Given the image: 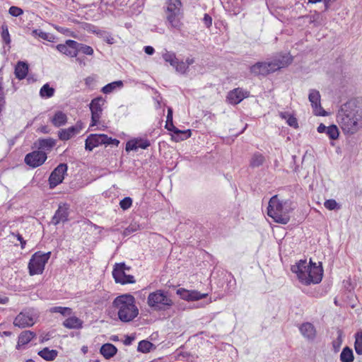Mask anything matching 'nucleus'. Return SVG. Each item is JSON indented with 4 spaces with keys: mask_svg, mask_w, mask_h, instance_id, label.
<instances>
[{
    "mask_svg": "<svg viewBox=\"0 0 362 362\" xmlns=\"http://www.w3.org/2000/svg\"><path fill=\"white\" fill-rule=\"evenodd\" d=\"M67 120L68 117L62 111H57L51 119L52 124L56 127L65 125L67 122Z\"/></svg>",
    "mask_w": 362,
    "mask_h": 362,
    "instance_id": "25",
    "label": "nucleus"
},
{
    "mask_svg": "<svg viewBox=\"0 0 362 362\" xmlns=\"http://www.w3.org/2000/svg\"><path fill=\"white\" fill-rule=\"evenodd\" d=\"M176 293L180 296L182 299L188 301L198 300L204 298L208 296L207 293H201L195 290L189 291L185 288L177 289Z\"/></svg>",
    "mask_w": 362,
    "mask_h": 362,
    "instance_id": "18",
    "label": "nucleus"
},
{
    "mask_svg": "<svg viewBox=\"0 0 362 362\" xmlns=\"http://www.w3.org/2000/svg\"><path fill=\"white\" fill-rule=\"evenodd\" d=\"M247 95V93L241 88H235L230 91L227 95V100L232 105L240 103Z\"/></svg>",
    "mask_w": 362,
    "mask_h": 362,
    "instance_id": "22",
    "label": "nucleus"
},
{
    "mask_svg": "<svg viewBox=\"0 0 362 362\" xmlns=\"http://www.w3.org/2000/svg\"><path fill=\"white\" fill-rule=\"evenodd\" d=\"M337 120L345 134H354L362 128V115L354 103L341 105L337 114Z\"/></svg>",
    "mask_w": 362,
    "mask_h": 362,
    "instance_id": "1",
    "label": "nucleus"
},
{
    "mask_svg": "<svg viewBox=\"0 0 362 362\" xmlns=\"http://www.w3.org/2000/svg\"><path fill=\"white\" fill-rule=\"evenodd\" d=\"M163 58L173 66H175L176 62L177 61L175 54L173 52L165 51L163 54Z\"/></svg>",
    "mask_w": 362,
    "mask_h": 362,
    "instance_id": "41",
    "label": "nucleus"
},
{
    "mask_svg": "<svg viewBox=\"0 0 362 362\" xmlns=\"http://www.w3.org/2000/svg\"><path fill=\"white\" fill-rule=\"evenodd\" d=\"M149 146L150 141L148 139H136L127 142L125 150L129 152L138 148L146 149Z\"/></svg>",
    "mask_w": 362,
    "mask_h": 362,
    "instance_id": "21",
    "label": "nucleus"
},
{
    "mask_svg": "<svg viewBox=\"0 0 362 362\" xmlns=\"http://www.w3.org/2000/svg\"><path fill=\"white\" fill-rule=\"evenodd\" d=\"M4 104H5V101H2V103H1V100H0V113L1 112V111L3 110Z\"/></svg>",
    "mask_w": 362,
    "mask_h": 362,
    "instance_id": "61",
    "label": "nucleus"
},
{
    "mask_svg": "<svg viewBox=\"0 0 362 362\" xmlns=\"http://www.w3.org/2000/svg\"><path fill=\"white\" fill-rule=\"evenodd\" d=\"M38 130L43 134H48L49 132V129L47 126H42Z\"/></svg>",
    "mask_w": 362,
    "mask_h": 362,
    "instance_id": "55",
    "label": "nucleus"
},
{
    "mask_svg": "<svg viewBox=\"0 0 362 362\" xmlns=\"http://www.w3.org/2000/svg\"><path fill=\"white\" fill-rule=\"evenodd\" d=\"M28 72V65L24 62H18L15 68L17 78L21 80L25 78Z\"/></svg>",
    "mask_w": 362,
    "mask_h": 362,
    "instance_id": "28",
    "label": "nucleus"
},
{
    "mask_svg": "<svg viewBox=\"0 0 362 362\" xmlns=\"http://www.w3.org/2000/svg\"><path fill=\"white\" fill-rule=\"evenodd\" d=\"M325 207L328 210L337 211L341 209V204L337 203L335 199H327L324 203Z\"/></svg>",
    "mask_w": 362,
    "mask_h": 362,
    "instance_id": "43",
    "label": "nucleus"
},
{
    "mask_svg": "<svg viewBox=\"0 0 362 362\" xmlns=\"http://www.w3.org/2000/svg\"><path fill=\"white\" fill-rule=\"evenodd\" d=\"M35 323L32 315L27 311L20 313L14 319L13 325L20 328L33 326Z\"/></svg>",
    "mask_w": 362,
    "mask_h": 362,
    "instance_id": "16",
    "label": "nucleus"
},
{
    "mask_svg": "<svg viewBox=\"0 0 362 362\" xmlns=\"http://www.w3.org/2000/svg\"><path fill=\"white\" fill-rule=\"evenodd\" d=\"M63 325L68 329H79L82 327V321L76 317H70L64 321Z\"/></svg>",
    "mask_w": 362,
    "mask_h": 362,
    "instance_id": "31",
    "label": "nucleus"
},
{
    "mask_svg": "<svg viewBox=\"0 0 362 362\" xmlns=\"http://www.w3.org/2000/svg\"><path fill=\"white\" fill-rule=\"evenodd\" d=\"M112 305L117 310L118 318L123 322H131L139 315L135 298L131 294L117 296L113 300Z\"/></svg>",
    "mask_w": 362,
    "mask_h": 362,
    "instance_id": "3",
    "label": "nucleus"
},
{
    "mask_svg": "<svg viewBox=\"0 0 362 362\" xmlns=\"http://www.w3.org/2000/svg\"><path fill=\"white\" fill-rule=\"evenodd\" d=\"M83 128V123L78 121L75 125L67 129H61L58 132V136L61 141H67L75 135L79 134Z\"/></svg>",
    "mask_w": 362,
    "mask_h": 362,
    "instance_id": "15",
    "label": "nucleus"
},
{
    "mask_svg": "<svg viewBox=\"0 0 362 362\" xmlns=\"http://www.w3.org/2000/svg\"><path fill=\"white\" fill-rule=\"evenodd\" d=\"M1 37H2L3 40L6 44H9L11 42V38H10L9 33H8L7 26H6V25H3L2 26Z\"/></svg>",
    "mask_w": 362,
    "mask_h": 362,
    "instance_id": "46",
    "label": "nucleus"
},
{
    "mask_svg": "<svg viewBox=\"0 0 362 362\" xmlns=\"http://www.w3.org/2000/svg\"><path fill=\"white\" fill-rule=\"evenodd\" d=\"M119 141L116 139L109 137L104 134H91L86 139L85 148L87 151H91L95 147L100 145H112L117 146Z\"/></svg>",
    "mask_w": 362,
    "mask_h": 362,
    "instance_id": "8",
    "label": "nucleus"
},
{
    "mask_svg": "<svg viewBox=\"0 0 362 362\" xmlns=\"http://www.w3.org/2000/svg\"><path fill=\"white\" fill-rule=\"evenodd\" d=\"M132 205V198L127 197L122 199L119 202V206L123 210L129 209Z\"/></svg>",
    "mask_w": 362,
    "mask_h": 362,
    "instance_id": "45",
    "label": "nucleus"
},
{
    "mask_svg": "<svg viewBox=\"0 0 362 362\" xmlns=\"http://www.w3.org/2000/svg\"><path fill=\"white\" fill-rule=\"evenodd\" d=\"M144 52H145L146 54H147L148 55H152L154 53L155 49L151 46H145L144 47Z\"/></svg>",
    "mask_w": 362,
    "mask_h": 362,
    "instance_id": "52",
    "label": "nucleus"
},
{
    "mask_svg": "<svg viewBox=\"0 0 362 362\" xmlns=\"http://www.w3.org/2000/svg\"><path fill=\"white\" fill-rule=\"evenodd\" d=\"M354 348L357 354L362 355V330L355 334Z\"/></svg>",
    "mask_w": 362,
    "mask_h": 362,
    "instance_id": "37",
    "label": "nucleus"
},
{
    "mask_svg": "<svg viewBox=\"0 0 362 362\" xmlns=\"http://www.w3.org/2000/svg\"><path fill=\"white\" fill-rule=\"evenodd\" d=\"M54 89L49 86L48 83L42 86L40 90V95L42 98H49L54 94Z\"/></svg>",
    "mask_w": 362,
    "mask_h": 362,
    "instance_id": "35",
    "label": "nucleus"
},
{
    "mask_svg": "<svg viewBox=\"0 0 362 362\" xmlns=\"http://www.w3.org/2000/svg\"><path fill=\"white\" fill-rule=\"evenodd\" d=\"M354 359V353L351 348L346 346L342 349L340 354V360L341 362H352Z\"/></svg>",
    "mask_w": 362,
    "mask_h": 362,
    "instance_id": "33",
    "label": "nucleus"
},
{
    "mask_svg": "<svg viewBox=\"0 0 362 362\" xmlns=\"http://www.w3.org/2000/svg\"><path fill=\"white\" fill-rule=\"evenodd\" d=\"M57 49L61 53L70 57H75L77 56L76 41L75 40H67L64 44L57 45Z\"/></svg>",
    "mask_w": 362,
    "mask_h": 362,
    "instance_id": "17",
    "label": "nucleus"
},
{
    "mask_svg": "<svg viewBox=\"0 0 362 362\" xmlns=\"http://www.w3.org/2000/svg\"><path fill=\"white\" fill-rule=\"evenodd\" d=\"M279 116L286 120L287 124L292 127L298 128V124L296 118L287 112H279Z\"/></svg>",
    "mask_w": 362,
    "mask_h": 362,
    "instance_id": "34",
    "label": "nucleus"
},
{
    "mask_svg": "<svg viewBox=\"0 0 362 362\" xmlns=\"http://www.w3.org/2000/svg\"><path fill=\"white\" fill-rule=\"evenodd\" d=\"M184 62L186 63L188 68L189 65L192 64L194 62V59L193 58H187L186 61Z\"/></svg>",
    "mask_w": 362,
    "mask_h": 362,
    "instance_id": "59",
    "label": "nucleus"
},
{
    "mask_svg": "<svg viewBox=\"0 0 362 362\" xmlns=\"http://www.w3.org/2000/svg\"><path fill=\"white\" fill-rule=\"evenodd\" d=\"M123 86L124 83L122 81H116L103 86L101 91L104 94H109L117 89H121Z\"/></svg>",
    "mask_w": 362,
    "mask_h": 362,
    "instance_id": "30",
    "label": "nucleus"
},
{
    "mask_svg": "<svg viewBox=\"0 0 362 362\" xmlns=\"http://www.w3.org/2000/svg\"><path fill=\"white\" fill-rule=\"evenodd\" d=\"M4 335L6 336V337H9L11 335V332H8V331H5L3 332Z\"/></svg>",
    "mask_w": 362,
    "mask_h": 362,
    "instance_id": "62",
    "label": "nucleus"
},
{
    "mask_svg": "<svg viewBox=\"0 0 362 362\" xmlns=\"http://www.w3.org/2000/svg\"><path fill=\"white\" fill-rule=\"evenodd\" d=\"M17 238H18V240L20 242H21V241H22V240H23V237H22V235H20V234H18V235H17Z\"/></svg>",
    "mask_w": 362,
    "mask_h": 362,
    "instance_id": "64",
    "label": "nucleus"
},
{
    "mask_svg": "<svg viewBox=\"0 0 362 362\" xmlns=\"http://www.w3.org/2000/svg\"><path fill=\"white\" fill-rule=\"evenodd\" d=\"M136 230H137V228H125L122 234H123V236H127V235H130L132 233L135 232Z\"/></svg>",
    "mask_w": 362,
    "mask_h": 362,
    "instance_id": "51",
    "label": "nucleus"
},
{
    "mask_svg": "<svg viewBox=\"0 0 362 362\" xmlns=\"http://www.w3.org/2000/svg\"><path fill=\"white\" fill-rule=\"evenodd\" d=\"M35 336V333L30 330L22 332L18 336L16 349H19L21 346L28 344Z\"/></svg>",
    "mask_w": 362,
    "mask_h": 362,
    "instance_id": "23",
    "label": "nucleus"
},
{
    "mask_svg": "<svg viewBox=\"0 0 362 362\" xmlns=\"http://www.w3.org/2000/svg\"><path fill=\"white\" fill-rule=\"evenodd\" d=\"M327 127H326L324 124L321 123L317 127V132L319 133H325Z\"/></svg>",
    "mask_w": 362,
    "mask_h": 362,
    "instance_id": "54",
    "label": "nucleus"
},
{
    "mask_svg": "<svg viewBox=\"0 0 362 362\" xmlns=\"http://www.w3.org/2000/svg\"><path fill=\"white\" fill-rule=\"evenodd\" d=\"M153 344L148 341L142 340L139 343L137 350L139 352L148 353L151 351Z\"/></svg>",
    "mask_w": 362,
    "mask_h": 362,
    "instance_id": "42",
    "label": "nucleus"
},
{
    "mask_svg": "<svg viewBox=\"0 0 362 362\" xmlns=\"http://www.w3.org/2000/svg\"><path fill=\"white\" fill-rule=\"evenodd\" d=\"M76 47L77 54L78 52H82L83 54L86 55L93 54V49L90 46L76 42Z\"/></svg>",
    "mask_w": 362,
    "mask_h": 362,
    "instance_id": "39",
    "label": "nucleus"
},
{
    "mask_svg": "<svg viewBox=\"0 0 362 362\" xmlns=\"http://www.w3.org/2000/svg\"><path fill=\"white\" fill-rule=\"evenodd\" d=\"M104 104L105 100L102 97L94 98L90 102V110L91 112V127L100 124V119L102 115L103 106Z\"/></svg>",
    "mask_w": 362,
    "mask_h": 362,
    "instance_id": "10",
    "label": "nucleus"
},
{
    "mask_svg": "<svg viewBox=\"0 0 362 362\" xmlns=\"http://www.w3.org/2000/svg\"><path fill=\"white\" fill-rule=\"evenodd\" d=\"M8 12L12 16L14 17H18L23 13L21 8L14 6L10 7Z\"/></svg>",
    "mask_w": 362,
    "mask_h": 362,
    "instance_id": "47",
    "label": "nucleus"
},
{
    "mask_svg": "<svg viewBox=\"0 0 362 362\" xmlns=\"http://www.w3.org/2000/svg\"><path fill=\"white\" fill-rule=\"evenodd\" d=\"M250 72L255 76H266L269 74V71L267 69L266 62H257L250 66Z\"/></svg>",
    "mask_w": 362,
    "mask_h": 362,
    "instance_id": "27",
    "label": "nucleus"
},
{
    "mask_svg": "<svg viewBox=\"0 0 362 362\" xmlns=\"http://www.w3.org/2000/svg\"><path fill=\"white\" fill-rule=\"evenodd\" d=\"M76 61L81 64V65H85V62L83 59H81L80 57L76 59Z\"/></svg>",
    "mask_w": 362,
    "mask_h": 362,
    "instance_id": "60",
    "label": "nucleus"
},
{
    "mask_svg": "<svg viewBox=\"0 0 362 362\" xmlns=\"http://www.w3.org/2000/svg\"><path fill=\"white\" fill-rule=\"evenodd\" d=\"M143 7L140 4H134L132 6V13L138 15L142 11Z\"/></svg>",
    "mask_w": 362,
    "mask_h": 362,
    "instance_id": "49",
    "label": "nucleus"
},
{
    "mask_svg": "<svg viewBox=\"0 0 362 362\" xmlns=\"http://www.w3.org/2000/svg\"><path fill=\"white\" fill-rule=\"evenodd\" d=\"M56 141L52 138L40 139L37 141V147L43 151H50L55 145Z\"/></svg>",
    "mask_w": 362,
    "mask_h": 362,
    "instance_id": "29",
    "label": "nucleus"
},
{
    "mask_svg": "<svg viewBox=\"0 0 362 362\" xmlns=\"http://www.w3.org/2000/svg\"><path fill=\"white\" fill-rule=\"evenodd\" d=\"M93 82V78L88 76L85 79V83L87 86H90Z\"/></svg>",
    "mask_w": 362,
    "mask_h": 362,
    "instance_id": "58",
    "label": "nucleus"
},
{
    "mask_svg": "<svg viewBox=\"0 0 362 362\" xmlns=\"http://www.w3.org/2000/svg\"><path fill=\"white\" fill-rule=\"evenodd\" d=\"M134 339V337H129L127 336L124 341V344L125 345H130L132 344V342L133 341V340Z\"/></svg>",
    "mask_w": 362,
    "mask_h": 362,
    "instance_id": "56",
    "label": "nucleus"
},
{
    "mask_svg": "<svg viewBox=\"0 0 362 362\" xmlns=\"http://www.w3.org/2000/svg\"><path fill=\"white\" fill-rule=\"evenodd\" d=\"M33 33L36 35V36H38L39 37L43 39V40H49V34L47 33H45L41 30H35L33 31Z\"/></svg>",
    "mask_w": 362,
    "mask_h": 362,
    "instance_id": "48",
    "label": "nucleus"
},
{
    "mask_svg": "<svg viewBox=\"0 0 362 362\" xmlns=\"http://www.w3.org/2000/svg\"><path fill=\"white\" fill-rule=\"evenodd\" d=\"M291 211L289 201L280 200L277 195L273 196L267 207V214L275 223L286 224L289 220V213Z\"/></svg>",
    "mask_w": 362,
    "mask_h": 362,
    "instance_id": "4",
    "label": "nucleus"
},
{
    "mask_svg": "<svg viewBox=\"0 0 362 362\" xmlns=\"http://www.w3.org/2000/svg\"><path fill=\"white\" fill-rule=\"evenodd\" d=\"M67 169V165L65 163H60L56 168H54L49 177L50 188L52 189L62 182Z\"/></svg>",
    "mask_w": 362,
    "mask_h": 362,
    "instance_id": "11",
    "label": "nucleus"
},
{
    "mask_svg": "<svg viewBox=\"0 0 362 362\" xmlns=\"http://www.w3.org/2000/svg\"><path fill=\"white\" fill-rule=\"evenodd\" d=\"M81 351H83V354H86L88 351L87 346H83Z\"/></svg>",
    "mask_w": 362,
    "mask_h": 362,
    "instance_id": "63",
    "label": "nucleus"
},
{
    "mask_svg": "<svg viewBox=\"0 0 362 362\" xmlns=\"http://www.w3.org/2000/svg\"><path fill=\"white\" fill-rule=\"evenodd\" d=\"M292 62V57L289 54L281 56L272 62H266L269 74L273 73L281 68L287 66Z\"/></svg>",
    "mask_w": 362,
    "mask_h": 362,
    "instance_id": "13",
    "label": "nucleus"
},
{
    "mask_svg": "<svg viewBox=\"0 0 362 362\" xmlns=\"http://www.w3.org/2000/svg\"><path fill=\"white\" fill-rule=\"evenodd\" d=\"M58 352L57 350L49 348H44L38 352V355L46 361H53L57 356Z\"/></svg>",
    "mask_w": 362,
    "mask_h": 362,
    "instance_id": "32",
    "label": "nucleus"
},
{
    "mask_svg": "<svg viewBox=\"0 0 362 362\" xmlns=\"http://www.w3.org/2000/svg\"><path fill=\"white\" fill-rule=\"evenodd\" d=\"M50 256L51 252H42L37 251L35 252L28 262L29 274L34 276L42 274Z\"/></svg>",
    "mask_w": 362,
    "mask_h": 362,
    "instance_id": "7",
    "label": "nucleus"
},
{
    "mask_svg": "<svg viewBox=\"0 0 362 362\" xmlns=\"http://www.w3.org/2000/svg\"><path fill=\"white\" fill-rule=\"evenodd\" d=\"M8 302V298L6 296H0V304H6Z\"/></svg>",
    "mask_w": 362,
    "mask_h": 362,
    "instance_id": "57",
    "label": "nucleus"
},
{
    "mask_svg": "<svg viewBox=\"0 0 362 362\" xmlns=\"http://www.w3.org/2000/svg\"><path fill=\"white\" fill-rule=\"evenodd\" d=\"M309 101L316 115H325V111L322 110L320 104V95L319 91L311 90L309 93Z\"/></svg>",
    "mask_w": 362,
    "mask_h": 362,
    "instance_id": "19",
    "label": "nucleus"
},
{
    "mask_svg": "<svg viewBox=\"0 0 362 362\" xmlns=\"http://www.w3.org/2000/svg\"><path fill=\"white\" fill-rule=\"evenodd\" d=\"M129 269L130 267L124 262L115 264L112 271V276L115 281L122 284L134 283V277L132 275L126 274V271H129Z\"/></svg>",
    "mask_w": 362,
    "mask_h": 362,
    "instance_id": "9",
    "label": "nucleus"
},
{
    "mask_svg": "<svg viewBox=\"0 0 362 362\" xmlns=\"http://www.w3.org/2000/svg\"><path fill=\"white\" fill-rule=\"evenodd\" d=\"M325 134L328 136L330 139L335 140L339 136V129L334 124L327 127Z\"/></svg>",
    "mask_w": 362,
    "mask_h": 362,
    "instance_id": "38",
    "label": "nucleus"
},
{
    "mask_svg": "<svg viewBox=\"0 0 362 362\" xmlns=\"http://www.w3.org/2000/svg\"><path fill=\"white\" fill-rule=\"evenodd\" d=\"M292 272L296 274L298 280L305 285L318 284L322 281L323 270L311 260H300L291 268Z\"/></svg>",
    "mask_w": 362,
    "mask_h": 362,
    "instance_id": "2",
    "label": "nucleus"
},
{
    "mask_svg": "<svg viewBox=\"0 0 362 362\" xmlns=\"http://www.w3.org/2000/svg\"><path fill=\"white\" fill-rule=\"evenodd\" d=\"M47 158V154L44 151H35L25 156V163L32 168H37L42 165Z\"/></svg>",
    "mask_w": 362,
    "mask_h": 362,
    "instance_id": "12",
    "label": "nucleus"
},
{
    "mask_svg": "<svg viewBox=\"0 0 362 362\" xmlns=\"http://www.w3.org/2000/svg\"><path fill=\"white\" fill-rule=\"evenodd\" d=\"M69 206L66 204H59L58 209L52 218V223L54 225L64 223L69 215Z\"/></svg>",
    "mask_w": 362,
    "mask_h": 362,
    "instance_id": "20",
    "label": "nucleus"
},
{
    "mask_svg": "<svg viewBox=\"0 0 362 362\" xmlns=\"http://www.w3.org/2000/svg\"><path fill=\"white\" fill-rule=\"evenodd\" d=\"M264 161V157L259 153H255L251 158L250 166L252 168H257L263 164Z\"/></svg>",
    "mask_w": 362,
    "mask_h": 362,
    "instance_id": "36",
    "label": "nucleus"
},
{
    "mask_svg": "<svg viewBox=\"0 0 362 362\" xmlns=\"http://www.w3.org/2000/svg\"><path fill=\"white\" fill-rule=\"evenodd\" d=\"M100 352L105 358L110 359L117 354V349L115 345L110 343H107L101 346Z\"/></svg>",
    "mask_w": 362,
    "mask_h": 362,
    "instance_id": "24",
    "label": "nucleus"
},
{
    "mask_svg": "<svg viewBox=\"0 0 362 362\" xmlns=\"http://www.w3.org/2000/svg\"><path fill=\"white\" fill-rule=\"evenodd\" d=\"M103 40L108 44L112 45L115 42L114 38L108 33H104Z\"/></svg>",
    "mask_w": 362,
    "mask_h": 362,
    "instance_id": "50",
    "label": "nucleus"
},
{
    "mask_svg": "<svg viewBox=\"0 0 362 362\" xmlns=\"http://www.w3.org/2000/svg\"><path fill=\"white\" fill-rule=\"evenodd\" d=\"M176 71L180 74H185L188 69L187 65L184 62H176L175 66H173Z\"/></svg>",
    "mask_w": 362,
    "mask_h": 362,
    "instance_id": "44",
    "label": "nucleus"
},
{
    "mask_svg": "<svg viewBox=\"0 0 362 362\" xmlns=\"http://www.w3.org/2000/svg\"><path fill=\"white\" fill-rule=\"evenodd\" d=\"M181 0L165 1V17L170 27L180 30L182 26L181 19L182 18Z\"/></svg>",
    "mask_w": 362,
    "mask_h": 362,
    "instance_id": "5",
    "label": "nucleus"
},
{
    "mask_svg": "<svg viewBox=\"0 0 362 362\" xmlns=\"http://www.w3.org/2000/svg\"><path fill=\"white\" fill-rule=\"evenodd\" d=\"M299 329L300 333L308 339H313L315 337V329L311 323H303Z\"/></svg>",
    "mask_w": 362,
    "mask_h": 362,
    "instance_id": "26",
    "label": "nucleus"
},
{
    "mask_svg": "<svg viewBox=\"0 0 362 362\" xmlns=\"http://www.w3.org/2000/svg\"><path fill=\"white\" fill-rule=\"evenodd\" d=\"M49 311L51 313H60L64 316H69V315H71L72 313V310L70 308L62 307V306L52 307L49 309Z\"/></svg>",
    "mask_w": 362,
    "mask_h": 362,
    "instance_id": "40",
    "label": "nucleus"
},
{
    "mask_svg": "<svg viewBox=\"0 0 362 362\" xmlns=\"http://www.w3.org/2000/svg\"><path fill=\"white\" fill-rule=\"evenodd\" d=\"M204 20L205 21V23L206 24L207 27H209L211 25V18L208 15L205 14Z\"/></svg>",
    "mask_w": 362,
    "mask_h": 362,
    "instance_id": "53",
    "label": "nucleus"
},
{
    "mask_svg": "<svg viewBox=\"0 0 362 362\" xmlns=\"http://www.w3.org/2000/svg\"><path fill=\"white\" fill-rule=\"evenodd\" d=\"M147 304L152 310L160 312L169 310L173 301L167 291L160 289L149 293Z\"/></svg>",
    "mask_w": 362,
    "mask_h": 362,
    "instance_id": "6",
    "label": "nucleus"
},
{
    "mask_svg": "<svg viewBox=\"0 0 362 362\" xmlns=\"http://www.w3.org/2000/svg\"><path fill=\"white\" fill-rule=\"evenodd\" d=\"M165 128L168 131L173 132L177 136H178L180 134L181 136H180L179 139L181 140L186 139L191 136V132L189 129L186 131H182L174 126L173 122V110L170 107L168 109Z\"/></svg>",
    "mask_w": 362,
    "mask_h": 362,
    "instance_id": "14",
    "label": "nucleus"
}]
</instances>
